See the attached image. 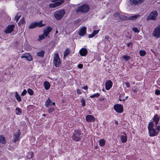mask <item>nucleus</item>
<instances>
[{
    "label": "nucleus",
    "instance_id": "nucleus-63",
    "mask_svg": "<svg viewBox=\"0 0 160 160\" xmlns=\"http://www.w3.org/2000/svg\"><path fill=\"white\" fill-rule=\"evenodd\" d=\"M102 90H103V91H104V89H102Z\"/></svg>",
    "mask_w": 160,
    "mask_h": 160
},
{
    "label": "nucleus",
    "instance_id": "nucleus-31",
    "mask_svg": "<svg viewBox=\"0 0 160 160\" xmlns=\"http://www.w3.org/2000/svg\"><path fill=\"white\" fill-rule=\"evenodd\" d=\"M105 141L103 139H102L99 141V145L101 147H103L105 145Z\"/></svg>",
    "mask_w": 160,
    "mask_h": 160
},
{
    "label": "nucleus",
    "instance_id": "nucleus-7",
    "mask_svg": "<svg viewBox=\"0 0 160 160\" xmlns=\"http://www.w3.org/2000/svg\"><path fill=\"white\" fill-rule=\"evenodd\" d=\"M53 62L55 66L56 67H59L61 62L58 53L55 54L54 57Z\"/></svg>",
    "mask_w": 160,
    "mask_h": 160
},
{
    "label": "nucleus",
    "instance_id": "nucleus-2",
    "mask_svg": "<svg viewBox=\"0 0 160 160\" xmlns=\"http://www.w3.org/2000/svg\"><path fill=\"white\" fill-rule=\"evenodd\" d=\"M83 135V133L80 130H75L72 137V139L76 142H78L81 140Z\"/></svg>",
    "mask_w": 160,
    "mask_h": 160
},
{
    "label": "nucleus",
    "instance_id": "nucleus-44",
    "mask_svg": "<svg viewBox=\"0 0 160 160\" xmlns=\"http://www.w3.org/2000/svg\"><path fill=\"white\" fill-rule=\"evenodd\" d=\"M25 22L24 19V18H22V19H21L20 21L19 22H18V24H23Z\"/></svg>",
    "mask_w": 160,
    "mask_h": 160
},
{
    "label": "nucleus",
    "instance_id": "nucleus-6",
    "mask_svg": "<svg viewBox=\"0 0 160 160\" xmlns=\"http://www.w3.org/2000/svg\"><path fill=\"white\" fill-rule=\"evenodd\" d=\"M158 14V13L156 10L150 13V15L147 17L146 20L147 21L150 20H155L157 19Z\"/></svg>",
    "mask_w": 160,
    "mask_h": 160
},
{
    "label": "nucleus",
    "instance_id": "nucleus-49",
    "mask_svg": "<svg viewBox=\"0 0 160 160\" xmlns=\"http://www.w3.org/2000/svg\"><path fill=\"white\" fill-rule=\"evenodd\" d=\"M77 93L78 94H81V92L80 90L79 89H78L77 90Z\"/></svg>",
    "mask_w": 160,
    "mask_h": 160
},
{
    "label": "nucleus",
    "instance_id": "nucleus-28",
    "mask_svg": "<svg viewBox=\"0 0 160 160\" xmlns=\"http://www.w3.org/2000/svg\"><path fill=\"white\" fill-rule=\"evenodd\" d=\"M52 101L50 100L49 98H48V99L45 102V106L46 107H48L50 104H51Z\"/></svg>",
    "mask_w": 160,
    "mask_h": 160
},
{
    "label": "nucleus",
    "instance_id": "nucleus-25",
    "mask_svg": "<svg viewBox=\"0 0 160 160\" xmlns=\"http://www.w3.org/2000/svg\"><path fill=\"white\" fill-rule=\"evenodd\" d=\"M36 22L34 23H32L29 25L28 28L29 29H32L34 28L37 27Z\"/></svg>",
    "mask_w": 160,
    "mask_h": 160
},
{
    "label": "nucleus",
    "instance_id": "nucleus-57",
    "mask_svg": "<svg viewBox=\"0 0 160 160\" xmlns=\"http://www.w3.org/2000/svg\"><path fill=\"white\" fill-rule=\"evenodd\" d=\"M128 98V96H127L125 98V100L127 99V98Z\"/></svg>",
    "mask_w": 160,
    "mask_h": 160
},
{
    "label": "nucleus",
    "instance_id": "nucleus-41",
    "mask_svg": "<svg viewBox=\"0 0 160 160\" xmlns=\"http://www.w3.org/2000/svg\"><path fill=\"white\" fill-rule=\"evenodd\" d=\"M18 14H17V16L15 17V19L16 21L17 22L18 21V20L19 19L20 17L21 16V15H18Z\"/></svg>",
    "mask_w": 160,
    "mask_h": 160
},
{
    "label": "nucleus",
    "instance_id": "nucleus-42",
    "mask_svg": "<svg viewBox=\"0 0 160 160\" xmlns=\"http://www.w3.org/2000/svg\"><path fill=\"white\" fill-rule=\"evenodd\" d=\"M44 36L45 35H44V34L43 35H41L39 36V40H42L44 39L45 38Z\"/></svg>",
    "mask_w": 160,
    "mask_h": 160
},
{
    "label": "nucleus",
    "instance_id": "nucleus-40",
    "mask_svg": "<svg viewBox=\"0 0 160 160\" xmlns=\"http://www.w3.org/2000/svg\"><path fill=\"white\" fill-rule=\"evenodd\" d=\"M81 102H82V107H84L85 106V101L84 99L83 98H82L81 100Z\"/></svg>",
    "mask_w": 160,
    "mask_h": 160
},
{
    "label": "nucleus",
    "instance_id": "nucleus-9",
    "mask_svg": "<svg viewBox=\"0 0 160 160\" xmlns=\"http://www.w3.org/2000/svg\"><path fill=\"white\" fill-rule=\"evenodd\" d=\"M114 109L118 113H121L123 111V106L121 104H116L114 106Z\"/></svg>",
    "mask_w": 160,
    "mask_h": 160
},
{
    "label": "nucleus",
    "instance_id": "nucleus-38",
    "mask_svg": "<svg viewBox=\"0 0 160 160\" xmlns=\"http://www.w3.org/2000/svg\"><path fill=\"white\" fill-rule=\"evenodd\" d=\"M28 92L30 95H32L33 94V90L31 89H28Z\"/></svg>",
    "mask_w": 160,
    "mask_h": 160
},
{
    "label": "nucleus",
    "instance_id": "nucleus-54",
    "mask_svg": "<svg viewBox=\"0 0 160 160\" xmlns=\"http://www.w3.org/2000/svg\"><path fill=\"white\" fill-rule=\"evenodd\" d=\"M108 36H106L105 38V39H108Z\"/></svg>",
    "mask_w": 160,
    "mask_h": 160
},
{
    "label": "nucleus",
    "instance_id": "nucleus-34",
    "mask_svg": "<svg viewBox=\"0 0 160 160\" xmlns=\"http://www.w3.org/2000/svg\"><path fill=\"white\" fill-rule=\"evenodd\" d=\"M140 55L141 56H144L146 54V52L144 50H141L139 51Z\"/></svg>",
    "mask_w": 160,
    "mask_h": 160
},
{
    "label": "nucleus",
    "instance_id": "nucleus-1",
    "mask_svg": "<svg viewBox=\"0 0 160 160\" xmlns=\"http://www.w3.org/2000/svg\"><path fill=\"white\" fill-rule=\"evenodd\" d=\"M154 123L153 122H150L148 124V128L149 136L151 137L156 136L158 135L160 130L159 126H156V128H153Z\"/></svg>",
    "mask_w": 160,
    "mask_h": 160
},
{
    "label": "nucleus",
    "instance_id": "nucleus-30",
    "mask_svg": "<svg viewBox=\"0 0 160 160\" xmlns=\"http://www.w3.org/2000/svg\"><path fill=\"white\" fill-rule=\"evenodd\" d=\"M15 97L17 99V100L19 102H20L21 101V97L18 95V93L16 92H15Z\"/></svg>",
    "mask_w": 160,
    "mask_h": 160
},
{
    "label": "nucleus",
    "instance_id": "nucleus-43",
    "mask_svg": "<svg viewBox=\"0 0 160 160\" xmlns=\"http://www.w3.org/2000/svg\"><path fill=\"white\" fill-rule=\"evenodd\" d=\"M132 30L135 32L138 33L139 32V30L136 27L133 28Z\"/></svg>",
    "mask_w": 160,
    "mask_h": 160
},
{
    "label": "nucleus",
    "instance_id": "nucleus-47",
    "mask_svg": "<svg viewBox=\"0 0 160 160\" xmlns=\"http://www.w3.org/2000/svg\"><path fill=\"white\" fill-rule=\"evenodd\" d=\"M120 15V14L118 13H115L114 14V17H119Z\"/></svg>",
    "mask_w": 160,
    "mask_h": 160
},
{
    "label": "nucleus",
    "instance_id": "nucleus-14",
    "mask_svg": "<svg viewBox=\"0 0 160 160\" xmlns=\"http://www.w3.org/2000/svg\"><path fill=\"white\" fill-rule=\"evenodd\" d=\"M112 83L110 80H109L106 82L105 83L106 88L107 90H109L112 87Z\"/></svg>",
    "mask_w": 160,
    "mask_h": 160
},
{
    "label": "nucleus",
    "instance_id": "nucleus-59",
    "mask_svg": "<svg viewBox=\"0 0 160 160\" xmlns=\"http://www.w3.org/2000/svg\"><path fill=\"white\" fill-rule=\"evenodd\" d=\"M42 115L43 116H45L46 114H43Z\"/></svg>",
    "mask_w": 160,
    "mask_h": 160
},
{
    "label": "nucleus",
    "instance_id": "nucleus-35",
    "mask_svg": "<svg viewBox=\"0 0 160 160\" xmlns=\"http://www.w3.org/2000/svg\"><path fill=\"white\" fill-rule=\"evenodd\" d=\"M16 111H18V112H16V115H20V114L22 113V110L21 109L18 108H17L16 109Z\"/></svg>",
    "mask_w": 160,
    "mask_h": 160
},
{
    "label": "nucleus",
    "instance_id": "nucleus-51",
    "mask_svg": "<svg viewBox=\"0 0 160 160\" xmlns=\"http://www.w3.org/2000/svg\"><path fill=\"white\" fill-rule=\"evenodd\" d=\"M127 46L128 47H130V46H131L132 47V43L131 42H129L127 44Z\"/></svg>",
    "mask_w": 160,
    "mask_h": 160
},
{
    "label": "nucleus",
    "instance_id": "nucleus-33",
    "mask_svg": "<svg viewBox=\"0 0 160 160\" xmlns=\"http://www.w3.org/2000/svg\"><path fill=\"white\" fill-rule=\"evenodd\" d=\"M70 53V51L68 49H67L64 52V57L65 58L66 56L69 55Z\"/></svg>",
    "mask_w": 160,
    "mask_h": 160
},
{
    "label": "nucleus",
    "instance_id": "nucleus-29",
    "mask_svg": "<svg viewBox=\"0 0 160 160\" xmlns=\"http://www.w3.org/2000/svg\"><path fill=\"white\" fill-rule=\"evenodd\" d=\"M44 52L43 51H41V52H38L37 53V55L38 57H43L44 54Z\"/></svg>",
    "mask_w": 160,
    "mask_h": 160
},
{
    "label": "nucleus",
    "instance_id": "nucleus-5",
    "mask_svg": "<svg viewBox=\"0 0 160 160\" xmlns=\"http://www.w3.org/2000/svg\"><path fill=\"white\" fill-rule=\"evenodd\" d=\"M52 2L54 3H50L49 5L50 8H55L61 5L64 1V0H52Z\"/></svg>",
    "mask_w": 160,
    "mask_h": 160
},
{
    "label": "nucleus",
    "instance_id": "nucleus-3",
    "mask_svg": "<svg viewBox=\"0 0 160 160\" xmlns=\"http://www.w3.org/2000/svg\"><path fill=\"white\" fill-rule=\"evenodd\" d=\"M90 8L88 5L86 4H84L77 8L76 12H77L85 13L88 12Z\"/></svg>",
    "mask_w": 160,
    "mask_h": 160
},
{
    "label": "nucleus",
    "instance_id": "nucleus-21",
    "mask_svg": "<svg viewBox=\"0 0 160 160\" xmlns=\"http://www.w3.org/2000/svg\"><path fill=\"white\" fill-rule=\"evenodd\" d=\"M139 16V15H135L134 16H132L129 17H128L127 20H134L136 19Z\"/></svg>",
    "mask_w": 160,
    "mask_h": 160
},
{
    "label": "nucleus",
    "instance_id": "nucleus-53",
    "mask_svg": "<svg viewBox=\"0 0 160 160\" xmlns=\"http://www.w3.org/2000/svg\"><path fill=\"white\" fill-rule=\"evenodd\" d=\"M115 123L116 124H118V122L117 121H115Z\"/></svg>",
    "mask_w": 160,
    "mask_h": 160
},
{
    "label": "nucleus",
    "instance_id": "nucleus-4",
    "mask_svg": "<svg viewBox=\"0 0 160 160\" xmlns=\"http://www.w3.org/2000/svg\"><path fill=\"white\" fill-rule=\"evenodd\" d=\"M65 13V10L62 9L56 11L54 14L55 18L58 20H60Z\"/></svg>",
    "mask_w": 160,
    "mask_h": 160
},
{
    "label": "nucleus",
    "instance_id": "nucleus-15",
    "mask_svg": "<svg viewBox=\"0 0 160 160\" xmlns=\"http://www.w3.org/2000/svg\"><path fill=\"white\" fill-rule=\"evenodd\" d=\"M20 135V130H18V132L17 133H14L13 134L14 136V141L13 142L16 143V142L18 140Z\"/></svg>",
    "mask_w": 160,
    "mask_h": 160
},
{
    "label": "nucleus",
    "instance_id": "nucleus-18",
    "mask_svg": "<svg viewBox=\"0 0 160 160\" xmlns=\"http://www.w3.org/2000/svg\"><path fill=\"white\" fill-rule=\"evenodd\" d=\"M86 120L88 122H93L95 121V118L91 115H88L86 116Z\"/></svg>",
    "mask_w": 160,
    "mask_h": 160
},
{
    "label": "nucleus",
    "instance_id": "nucleus-27",
    "mask_svg": "<svg viewBox=\"0 0 160 160\" xmlns=\"http://www.w3.org/2000/svg\"><path fill=\"white\" fill-rule=\"evenodd\" d=\"M119 18L121 21L127 20L128 17L123 15H120L119 16Z\"/></svg>",
    "mask_w": 160,
    "mask_h": 160
},
{
    "label": "nucleus",
    "instance_id": "nucleus-58",
    "mask_svg": "<svg viewBox=\"0 0 160 160\" xmlns=\"http://www.w3.org/2000/svg\"><path fill=\"white\" fill-rule=\"evenodd\" d=\"M125 100V99H122V100L123 101H124Z\"/></svg>",
    "mask_w": 160,
    "mask_h": 160
},
{
    "label": "nucleus",
    "instance_id": "nucleus-13",
    "mask_svg": "<svg viewBox=\"0 0 160 160\" xmlns=\"http://www.w3.org/2000/svg\"><path fill=\"white\" fill-rule=\"evenodd\" d=\"M22 58H25L28 60V61H31L32 59V58L31 55L29 53H25L21 57Z\"/></svg>",
    "mask_w": 160,
    "mask_h": 160
},
{
    "label": "nucleus",
    "instance_id": "nucleus-56",
    "mask_svg": "<svg viewBox=\"0 0 160 160\" xmlns=\"http://www.w3.org/2000/svg\"><path fill=\"white\" fill-rule=\"evenodd\" d=\"M57 34L58 33V31L57 30L55 32Z\"/></svg>",
    "mask_w": 160,
    "mask_h": 160
},
{
    "label": "nucleus",
    "instance_id": "nucleus-36",
    "mask_svg": "<svg viewBox=\"0 0 160 160\" xmlns=\"http://www.w3.org/2000/svg\"><path fill=\"white\" fill-rule=\"evenodd\" d=\"M122 58L123 59H124L126 61H128V60H130L131 58L130 56L126 55L123 56L122 57Z\"/></svg>",
    "mask_w": 160,
    "mask_h": 160
},
{
    "label": "nucleus",
    "instance_id": "nucleus-60",
    "mask_svg": "<svg viewBox=\"0 0 160 160\" xmlns=\"http://www.w3.org/2000/svg\"><path fill=\"white\" fill-rule=\"evenodd\" d=\"M133 91L134 92H136V90H133Z\"/></svg>",
    "mask_w": 160,
    "mask_h": 160
},
{
    "label": "nucleus",
    "instance_id": "nucleus-20",
    "mask_svg": "<svg viewBox=\"0 0 160 160\" xmlns=\"http://www.w3.org/2000/svg\"><path fill=\"white\" fill-rule=\"evenodd\" d=\"M160 119V117L157 114H155L153 118V120L156 124L158 123Z\"/></svg>",
    "mask_w": 160,
    "mask_h": 160
},
{
    "label": "nucleus",
    "instance_id": "nucleus-45",
    "mask_svg": "<svg viewBox=\"0 0 160 160\" xmlns=\"http://www.w3.org/2000/svg\"><path fill=\"white\" fill-rule=\"evenodd\" d=\"M155 93L157 95H159L160 94V91L158 89H156L155 91Z\"/></svg>",
    "mask_w": 160,
    "mask_h": 160
},
{
    "label": "nucleus",
    "instance_id": "nucleus-55",
    "mask_svg": "<svg viewBox=\"0 0 160 160\" xmlns=\"http://www.w3.org/2000/svg\"><path fill=\"white\" fill-rule=\"evenodd\" d=\"M52 104L53 105H55V103L54 102H53L52 103Z\"/></svg>",
    "mask_w": 160,
    "mask_h": 160
},
{
    "label": "nucleus",
    "instance_id": "nucleus-24",
    "mask_svg": "<svg viewBox=\"0 0 160 160\" xmlns=\"http://www.w3.org/2000/svg\"><path fill=\"white\" fill-rule=\"evenodd\" d=\"M6 142V139L2 135H0V143L4 144Z\"/></svg>",
    "mask_w": 160,
    "mask_h": 160
},
{
    "label": "nucleus",
    "instance_id": "nucleus-23",
    "mask_svg": "<svg viewBox=\"0 0 160 160\" xmlns=\"http://www.w3.org/2000/svg\"><path fill=\"white\" fill-rule=\"evenodd\" d=\"M44 86L45 89L46 90H48L50 88V85L48 81H45L44 82Z\"/></svg>",
    "mask_w": 160,
    "mask_h": 160
},
{
    "label": "nucleus",
    "instance_id": "nucleus-19",
    "mask_svg": "<svg viewBox=\"0 0 160 160\" xmlns=\"http://www.w3.org/2000/svg\"><path fill=\"white\" fill-rule=\"evenodd\" d=\"M124 135L121 136V142L122 143H125L127 141V136L125 133H123Z\"/></svg>",
    "mask_w": 160,
    "mask_h": 160
},
{
    "label": "nucleus",
    "instance_id": "nucleus-39",
    "mask_svg": "<svg viewBox=\"0 0 160 160\" xmlns=\"http://www.w3.org/2000/svg\"><path fill=\"white\" fill-rule=\"evenodd\" d=\"M54 111V109L53 108H49L48 110V112L49 113L52 112Z\"/></svg>",
    "mask_w": 160,
    "mask_h": 160
},
{
    "label": "nucleus",
    "instance_id": "nucleus-50",
    "mask_svg": "<svg viewBox=\"0 0 160 160\" xmlns=\"http://www.w3.org/2000/svg\"><path fill=\"white\" fill-rule=\"evenodd\" d=\"M125 84L126 85V86L127 87H129V83L128 82H125Z\"/></svg>",
    "mask_w": 160,
    "mask_h": 160
},
{
    "label": "nucleus",
    "instance_id": "nucleus-11",
    "mask_svg": "<svg viewBox=\"0 0 160 160\" xmlns=\"http://www.w3.org/2000/svg\"><path fill=\"white\" fill-rule=\"evenodd\" d=\"M52 28L49 26L46 29L43 30V34L47 37L49 33L52 31Z\"/></svg>",
    "mask_w": 160,
    "mask_h": 160
},
{
    "label": "nucleus",
    "instance_id": "nucleus-17",
    "mask_svg": "<svg viewBox=\"0 0 160 160\" xmlns=\"http://www.w3.org/2000/svg\"><path fill=\"white\" fill-rule=\"evenodd\" d=\"M80 55L82 56H85L87 54L88 51L85 48H82L79 51Z\"/></svg>",
    "mask_w": 160,
    "mask_h": 160
},
{
    "label": "nucleus",
    "instance_id": "nucleus-32",
    "mask_svg": "<svg viewBox=\"0 0 160 160\" xmlns=\"http://www.w3.org/2000/svg\"><path fill=\"white\" fill-rule=\"evenodd\" d=\"M42 21H41L38 22H36L37 27L38 26L39 27H41L45 26V24H43L42 23Z\"/></svg>",
    "mask_w": 160,
    "mask_h": 160
},
{
    "label": "nucleus",
    "instance_id": "nucleus-22",
    "mask_svg": "<svg viewBox=\"0 0 160 160\" xmlns=\"http://www.w3.org/2000/svg\"><path fill=\"white\" fill-rule=\"evenodd\" d=\"M99 30H94L93 32L91 34H89L88 36L89 38H92L97 35L98 32Z\"/></svg>",
    "mask_w": 160,
    "mask_h": 160
},
{
    "label": "nucleus",
    "instance_id": "nucleus-46",
    "mask_svg": "<svg viewBox=\"0 0 160 160\" xmlns=\"http://www.w3.org/2000/svg\"><path fill=\"white\" fill-rule=\"evenodd\" d=\"M27 92V91L26 90H24L23 91L21 95L23 96L25 95L26 94Z\"/></svg>",
    "mask_w": 160,
    "mask_h": 160
},
{
    "label": "nucleus",
    "instance_id": "nucleus-12",
    "mask_svg": "<svg viewBox=\"0 0 160 160\" xmlns=\"http://www.w3.org/2000/svg\"><path fill=\"white\" fill-rule=\"evenodd\" d=\"M14 27V26L13 25L8 26L6 30L5 31V32L6 33H11L13 30Z\"/></svg>",
    "mask_w": 160,
    "mask_h": 160
},
{
    "label": "nucleus",
    "instance_id": "nucleus-16",
    "mask_svg": "<svg viewBox=\"0 0 160 160\" xmlns=\"http://www.w3.org/2000/svg\"><path fill=\"white\" fill-rule=\"evenodd\" d=\"M86 27H83L79 31V34L81 36H83L86 34Z\"/></svg>",
    "mask_w": 160,
    "mask_h": 160
},
{
    "label": "nucleus",
    "instance_id": "nucleus-62",
    "mask_svg": "<svg viewBox=\"0 0 160 160\" xmlns=\"http://www.w3.org/2000/svg\"><path fill=\"white\" fill-rule=\"evenodd\" d=\"M121 95H120L119 96V97H120V98H121Z\"/></svg>",
    "mask_w": 160,
    "mask_h": 160
},
{
    "label": "nucleus",
    "instance_id": "nucleus-26",
    "mask_svg": "<svg viewBox=\"0 0 160 160\" xmlns=\"http://www.w3.org/2000/svg\"><path fill=\"white\" fill-rule=\"evenodd\" d=\"M33 156V152H30L28 153L27 157L28 158L30 159L32 158Z\"/></svg>",
    "mask_w": 160,
    "mask_h": 160
},
{
    "label": "nucleus",
    "instance_id": "nucleus-37",
    "mask_svg": "<svg viewBox=\"0 0 160 160\" xmlns=\"http://www.w3.org/2000/svg\"><path fill=\"white\" fill-rule=\"evenodd\" d=\"M100 96V94L97 93L96 94H95L93 95H92L90 96L91 98H97Z\"/></svg>",
    "mask_w": 160,
    "mask_h": 160
},
{
    "label": "nucleus",
    "instance_id": "nucleus-61",
    "mask_svg": "<svg viewBox=\"0 0 160 160\" xmlns=\"http://www.w3.org/2000/svg\"><path fill=\"white\" fill-rule=\"evenodd\" d=\"M119 100L121 101H122V99H121L120 98H119Z\"/></svg>",
    "mask_w": 160,
    "mask_h": 160
},
{
    "label": "nucleus",
    "instance_id": "nucleus-48",
    "mask_svg": "<svg viewBox=\"0 0 160 160\" xmlns=\"http://www.w3.org/2000/svg\"><path fill=\"white\" fill-rule=\"evenodd\" d=\"M78 67L79 68H82L83 67V65L82 64H79L78 65Z\"/></svg>",
    "mask_w": 160,
    "mask_h": 160
},
{
    "label": "nucleus",
    "instance_id": "nucleus-52",
    "mask_svg": "<svg viewBox=\"0 0 160 160\" xmlns=\"http://www.w3.org/2000/svg\"><path fill=\"white\" fill-rule=\"evenodd\" d=\"M83 88L84 89H85V90H87L88 88V86H84V87Z\"/></svg>",
    "mask_w": 160,
    "mask_h": 160
},
{
    "label": "nucleus",
    "instance_id": "nucleus-8",
    "mask_svg": "<svg viewBox=\"0 0 160 160\" xmlns=\"http://www.w3.org/2000/svg\"><path fill=\"white\" fill-rule=\"evenodd\" d=\"M152 35L157 38L160 37V25L158 26L155 28Z\"/></svg>",
    "mask_w": 160,
    "mask_h": 160
},
{
    "label": "nucleus",
    "instance_id": "nucleus-10",
    "mask_svg": "<svg viewBox=\"0 0 160 160\" xmlns=\"http://www.w3.org/2000/svg\"><path fill=\"white\" fill-rule=\"evenodd\" d=\"M144 0H130L129 3L132 5H134L136 6L139 5Z\"/></svg>",
    "mask_w": 160,
    "mask_h": 160
}]
</instances>
